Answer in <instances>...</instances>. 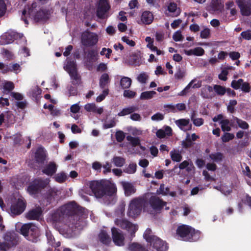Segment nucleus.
Returning a JSON list of instances; mask_svg holds the SVG:
<instances>
[{"label": "nucleus", "instance_id": "nucleus-54", "mask_svg": "<svg viewBox=\"0 0 251 251\" xmlns=\"http://www.w3.org/2000/svg\"><path fill=\"white\" fill-rule=\"evenodd\" d=\"M136 93L133 91L130 90H126L124 91L123 96L124 97L132 99L135 97Z\"/></svg>", "mask_w": 251, "mask_h": 251}, {"label": "nucleus", "instance_id": "nucleus-36", "mask_svg": "<svg viewBox=\"0 0 251 251\" xmlns=\"http://www.w3.org/2000/svg\"><path fill=\"white\" fill-rule=\"evenodd\" d=\"M72 80V83L74 85H78L80 83L81 78L77 73V71L71 72L69 74Z\"/></svg>", "mask_w": 251, "mask_h": 251}, {"label": "nucleus", "instance_id": "nucleus-64", "mask_svg": "<svg viewBox=\"0 0 251 251\" xmlns=\"http://www.w3.org/2000/svg\"><path fill=\"white\" fill-rule=\"evenodd\" d=\"M194 55L196 56H201L204 53V50L201 47H197L193 49Z\"/></svg>", "mask_w": 251, "mask_h": 251}, {"label": "nucleus", "instance_id": "nucleus-25", "mask_svg": "<svg viewBox=\"0 0 251 251\" xmlns=\"http://www.w3.org/2000/svg\"><path fill=\"white\" fill-rule=\"evenodd\" d=\"M122 185L126 196H130L136 192L135 188L131 183L123 182Z\"/></svg>", "mask_w": 251, "mask_h": 251}, {"label": "nucleus", "instance_id": "nucleus-9", "mask_svg": "<svg viewBox=\"0 0 251 251\" xmlns=\"http://www.w3.org/2000/svg\"><path fill=\"white\" fill-rule=\"evenodd\" d=\"M49 181L48 179L36 178L31 181L28 185L27 190L31 195H35L45 188L49 184Z\"/></svg>", "mask_w": 251, "mask_h": 251}, {"label": "nucleus", "instance_id": "nucleus-61", "mask_svg": "<svg viewBox=\"0 0 251 251\" xmlns=\"http://www.w3.org/2000/svg\"><path fill=\"white\" fill-rule=\"evenodd\" d=\"M6 9V6L3 0H0V18L4 15Z\"/></svg>", "mask_w": 251, "mask_h": 251}, {"label": "nucleus", "instance_id": "nucleus-44", "mask_svg": "<svg viewBox=\"0 0 251 251\" xmlns=\"http://www.w3.org/2000/svg\"><path fill=\"white\" fill-rule=\"evenodd\" d=\"M126 140L130 143L133 147H135L140 144V140L138 137H134L131 135H128L126 136Z\"/></svg>", "mask_w": 251, "mask_h": 251}, {"label": "nucleus", "instance_id": "nucleus-59", "mask_svg": "<svg viewBox=\"0 0 251 251\" xmlns=\"http://www.w3.org/2000/svg\"><path fill=\"white\" fill-rule=\"evenodd\" d=\"M242 91L245 93H249L251 90L250 84L247 82H243L241 84V88Z\"/></svg>", "mask_w": 251, "mask_h": 251}, {"label": "nucleus", "instance_id": "nucleus-12", "mask_svg": "<svg viewBox=\"0 0 251 251\" xmlns=\"http://www.w3.org/2000/svg\"><path fill=\"white\" fill-rule=\"evenodd\" d=\"M115 224L121 228L126 229L132 237L135 236V233L138 230V226L136 225L133 224L126 219H116L115 220Z\"/></svg>", "mask_w": 251, "mask_h": 251}, {"label": "nucleus", "instance_id": "nucleus-45", "mask_svg": "<svg viewBox=\"0 0 251 251\" xmlns=\"http://www.w3.org/2000/svg\"><path fill=\"white\" fill-rule=\"evenodd\" d=\"M149 78V75L146 72H142L137 77V80L141 83L146 84Z\"/></svg>", "mask_w": 251, "mask_h": 251}, {"label": "nucleus", "instance_id": "nucleus-42", "mask_svg": "<svg viewBox=\"0 0 251 251\" xmlns=\"http://www.w3.org/2000/svg\"><path fill=\"white\" fill-rule=\"evenodd\" d=\"M128 250L130 251H143L145 248L137 243H133L129 245Z\"/></svg>", "mask_w": 251, "mask_h": 251}, {"label": "nucleus", "instance_id": "nucleus-57", "mask_svg": "<svg viewBox=\"0 0 251 251\" xmlns=\"http://www.w3.org/2000/svg\"><path fill=\"white\" fill-rule=\"evenodd\" d=\"M77 85L72 86L70 85L68 87V90L69 93V96H76L77 94Z\"/></svg>", "mask_w": 251, "mask_h": 251}, {"label": "nucleus", "instance_id": "nucleus-55", "mask_svg": "<svg viewBox=\"0 0 251 251\" xmlns=\"http://www.w3.org/2000/svg\"><path fill=\"white\" fill-rule=\"evenodd\" d=\"M137 165L136 163H130L128 167L126 169V172L128 174H134L136 171Z\"/></svg>", "mask_w": 251, "mask_h": 251}, {"label": "nucleus", "instance_id": "nucleus-15", "mask_svg": "<svg viewBox=\"0 0 251 251\" xmlns=\"http://www.w3.org/2000/svg\"><path fill=\"white\" fill-rule=\"evenodd\" d=\"M112 238L114 244L118 246L124 245L125 237L123 232L115 227L111 228Z\"/></svg>", "mask_w": 251, "mask_h": 251}, {"label": "nucleus", "instance_id": "nucleus-34", "mask_svg": "<svg viewBox=\"0 0 251 251\" xmlns=\"http://www.w3.org/2000/svg\"><path fill=\"white\" fill-rule=\"evenodd\" d=\"M209 157L211 160L216 163L221 162L224 158L223 154L220 152L212 153L209 155Z\"/></svg>", "mask_w": 251, "mask_h": 251}, {"label": "nucleus", "instance_id": "nucleus-51", "mask_svg": "<svg viewBox=\"0 0 251 251\" xmlns=\"http://www.w3.org/2000/svg\"><path fill=\"white\" fill-rule=\"evenodd\" d=\"M193 143L191 141L190 137V135L187 134L185 141H183L182 142V146L183 148L187 149L191 147L193 145Z\"/></svg>", "mask_w": 251, "mask_h": 251}, {"label": "nucleus", "instance_id": "nucleus-38", "mask_svg": "<svg viewBox=\"0 0 251 251\" xmlns=\"http://www.w3.org/2000/svg\"><path fill=\"white\" fill-rule=\"evenodd\" d=\"M23 35H22V36ZM7 40L6 43L9 44L12 43L15 39L18 37H21V36L17 33L14 32L10 33H6L4 36Z\"/></svg>", "mask_w": 251, "mask_h": 251}, {"label": "nucleus", "instance_id": "nucleus-40", "mask_svg": "<svg viewBox=\"0 0 251 251\" xmlns=\"http://www.w3.org/2000/svg\"><path fill=\"white\" fill-rule=\"evenodd\" d=\"M170 154L172 160L174 162H179L182 159L181 154L176 150L171 151Z\"/></svg>", "mask_w": 251, "mask_h": 251}, {"label": "nucleus", "instance_id": "nucleus-1", "mask_svg": "<svg viewBox=\"0 0 251 251\" xmlns=\"http://www.w3.org/2000/svg\"><path fill=\"white\" fill-rule=\"evenodd\" d=\"M84 214V208L75 201L64 204L53 210L50 220L53 224H63L72 228L79 226V222Z\"/></svg>", "mask_w": 251, "mask_h": 251}, {"label": "nucleus", "instance_id": "nucleus-28", "mask_svg": "<svg viewBox=\"0 0 251 251\" xmlns=\"http://www.w3.org/2000/svg\"><path fill=\"white\" fill-rule=\"evenodd\" d=\"M110 79L108 74L104 73L102 74L100 78L99 85L101 89H105L108 87L110 83Z\"/></svg>", "mask_w": 251, "mask_h": 251}, {"label": "nucleus", "instance_id": "nucleus-24", "mask_svg": "<svg viewBox=\"0 0 251 251\" xmlns=\"http://www.w3.org/2000/svg\"><path fill=\"white\" fill-rule=\"evenodd\" d=\"M99 241L103 245H109L111 242V239L107 233L104 230H101L98 235Z\"/></svg>", "mask_w": 251, "mask_h": 251}, {"label": "nucleus", "instance_id": "nucleus-20", "mask_svg": "<svg viewBox=\"0 0 251 251\" xmlns=\"http://www.w3.org/2000/svg\"><path fill=\"white\" fill-rule=\"evenodd\" d=\"M56 196L57 192L55 191L52 189L49 190L44 196L42 204L44 206H48L53 202L55 201Z\"/></svg>", "mask_w": 251, "mask_h": 251}, {"label": "nucleus", "instance_id": "nucleus-22", "mask_svg": "<svg viewBox=\"0 0 251 251\" xmlns=\"http://www.w3.org/2000/svg\"><path fill=\"white\" fill-rule=\"evenodd\" d=\"M125 62L128 65L138 66L141 64V58L137 54L132 53L127 57Z\"/></svg>", "mask_w": 251, "mask_h": 251}, {"label": "nucleus", "instance_id": "nucleus-10", "mask_svg": "<svg viewBox=\"0 0 251 251\" xmlns=\"http://www.w3.org/2000/svg\"><path fill=\"white\" fill-rule=\"evenodd\" d=\"M98 36L88 30L81 34V43L85 47H91L96 45L98 42Z\"/></svg>", "mask_w": 251, "mask_h": 251}, {"label": "nucleus", "instance_id": "nucleus-14", "mask_svg": "<svg viewBox=\"0 0 251 251\" xmlns=\"http://www.w3.org/2000/svg\"><path fill=\"white\" fill-rule=\"evenodd\" d=\"M148 243H150L152 248L156 251H167L169 249V246L166 241H163L157 236L153 237V239Z\"/></svg>", "mask_w": 251, "mask_h": 251}, {"label": "nucleus", "instance_id": "nucleus-49", "mask_svg": "<svg viewBox=\"0 0 251 251\" xmlns=\"http://www.w3.org/2000/svg\"><path fill=\"white\" fill-rule=\"evenodd\" d=\"M234 138V135L233 133L225 132L221 137V139L223 142L226 143L232 140Z\"/></svg>", "mask_w": 251, "mask_h": 251}, {"label": "nucleus", "instance_id": "nucleus-41", "mask_svg": "<svg viewBox=\"0 0 251 251\" xmlns=\"http://www.w3.org/2000/svg\"><path fill=\"white\" fill-rule=\"evenodd\" d=\"M156 94L154 91L143 92L141 94L140 99L141 100L151 99Z\"/></svg>", "mask_w": 251, "mask_h": 251}, {"label": "nucleus", "instance_id": "nucleus-31", "mask_svg": "<svg viewBox=\"0 0 251 251\" xmlns=\"http://www.w3.org/2000/svg\"><path fill=\"white\" fill-rule=\"evenodd\" d=\"M190 123L189 119H180L176 121V124L180 128L184 131L190 130L191 129L192 125H190V126L188 129H184V127L187 126Z\"/></svg>", "mask_w": 251, "mask_h": 251}, {"label": "nucleus", "instance_id": "nucleus-13", "mask_svg": "<svg viewBox=\"0 0 251 251\" xmlns=\"http://www.w3.org/2000/svg\"><path fill=\"white\" fill-rule=\"evenodd\" d=\"M26 205V201L22 199L19 198L16 202L12 204L10 207L11 214L19 215L22 214L25 209Z\"/></svg>", "mask_w": 251, "mask_h": 251}, {"label": "nucleus", "instance_id": "nucleus-60", "mask_svg": "<svg viewBox=\"0 0 251 251\" xmlns=\"http://www.w3.org/2000/svg\"><path fill=\"white\" fill-rule=\"evenodd\" d=\"M183 38L181 32L178 30L174 33L173 36V40L176 42L181 41Z\"/></svg>", "mask_w": 251, "mask_h": 251}, {"label": "nucleus", "instance_id": "nucleus-4", "mask_svg": "<svg viewBox=\"0 0 251 251\" xmlns=\"http://www.w3.org/2000/svg\"><path fill=\"white\" fill-rule=\"evenodd\" d=\"M176 234L183 241L193 242L200 238L201 232L189 226L182 225L177 227Z\"/></svg>", "mask_w": 251, "mask_h": 251}, {"label": "nucleus", "instance_id": "nucleus-30", "mask_svg": "<svg viewBox=\"0 0 251 251\" xmlns=\"http://www.w3.org/2000/svg\"><path fill=\"white\" fill-rule=\"evenodd\" d=\"M84 108L88 112H93L99 114H101L103 111L102 107L97 108L96 104L93 103L86 104Z\"/></svg>", "mask_w": 251, "mask_h": 251}, {"label": "nucleus", "instance_id": "nucleus-2", "mask_svg": "<svg viewBox=\"0 0 251 251\" xmlns=\"http://www.w3.org/2000/svg\"><path fill=\"white\" fill-rule=\"evenodd\" d=\"M90 188L97 198L112 197L117 192L115 184L106 179L92 181L90 183Z\"/></svg>", "mask_w": 251, "mask_h": 251}, {"label": "nucleus", "instance_id": "nucleus-17", "mask_svg": "<svg viewBox=\"0 0 251 251\" xmlns=\"http://www.w3.org/2000/svg\"><path fill=\"white\" fill-rule=\"evenodd\" d=\"M98 53L96 50L91 49L88 51L85 57V64L89 69L92 68L94 63L98 60Z\"/></svg>", "mask_w": 251, "mask_h": 251}, {"label": "nucleus", "instance_id": "nucleus-63", "mask_svg": "<svg viewBox=\"0 0 251 251\" xmlns=\"http://www.w3.org/2000/svg\"><path fill=\"white\" fill-rule=\"evenodd\" d=\"M3 88L6 91H11L14 88V83L11 81H7L4 84Z\"/></svg>", "mask_w": 251, "mask_h": 251}, {"label": "nucleus", "instance_id": "nucleus-46", "mask_svg": "<svg viewBox=\"0 0 251 251\" xmlns=\"http://www.w3.org/2000/svg\"><path fill=\"white\" fill-rule=\"evenodd\" d=\"M221 125V128L222 131H230L231 130V127L229 126V121L228 119H225L221 120L220 122Z\"/></svg>", "mask_w": 251, "mask_h": 251}, {"label": "nucleus", "instance_id": "nucleus-53", "mask_svg": "<svg viewBox=\"0 0 251 251\" xmlns=\"http://www.w3.org/2000/svg\"><path fill=\"white\" fill-rule=\"evenodd\" d=\"M243 81L244 80L242 78H240L238 80H233L231 82V86L233 89L238 90L241 88V84Z\"/></svg>", "mask_w": 251, "mask_h": 251}, {"label": "nucleus", "instance_id": "nucleus-47", "mask_svg": "<svg viewBox=\"0 0 251 251\" xmlns=\"http://www.w3.org/2000/svg\"><path fill=\"white\" fill-rule=\"evenodd\" d=\"M234 120L239 127L244 129H247L249 128V125L246 121H243L237 117H235Z\"/></svg>", "mask_w": 251, "mask_h": 251}, {"label": "nucleus", "instance_id": "nucleus-35", "mask_svg": "<svg viewBox=\"0 0 251 251\" xmlns=\"http://www.w3.org/2000/svg\"><path fill=\"white\" fill-rule=\"evenodd\" d=\"M177 4L175 2H170L168 6V10L172 13V16L176 17L179 15L180 11L177 10Z\"/></svg>", "mask_w": 251, "mask_h": 251}, {"label": "nucleus", "instance_id": "nucleus-58", "mask_svg": "<svg viewBox=\"0 0 251 251\" xmlns=\"http://www.w3.org/2000/svg\"><path fill=\"white\" fill-rule=\"evenodd\" d=\"M185 71L183 70H181L180 68H179L175 74V77L176 79H180L185 76Z\"/></svg>", "mask_w": 251, "mask_h": 251}, {"label": "nucleus", "instance_id": "nucleus-18", "mask_svg": "<svg viewBox=\"0 0 251 251\" xmlns=\"http://www.w3.org/2000/svg\"><path fill=\"white\" fill-rule=\"evenodd\" d=\"M0 70L3 74L9 72H14L18 74L21 71V67L18 63H11L9 65H6L2 62H0Z\"/></svg>", "mask_w": 251, "mask_h": 251}, {"label": "nucleus", "instance_id": "nucleus-29", "mask_svg": "<svg viewBox=\"0 0 251 251\" xmlns=\"http://www.w3.org/2000/svg\"><path fill=\"white\" fill-rule=\"evenodd\" d=\"M46 236L47 237L48 243L54 248L55 249L60 246V242H55V239L50 231H46Z\"/></svg>", "mask_w": 251, "mask_h": 251}, {"label": "nucleus", "instance_id": "nucleus-62", "mask_svg": "<svg viewBox=\"0 0 251 251\" xmlns=\"http://www.w3.org/2000/svg\"><path fill=\"white\" fill-rule=\"evenodd\" d=\"M241 36L242 38L246 40H251V30H247L245 31H243L241 33Z\"/></svg>", "mask_w": 251, "mask_h": 251}, {"label": "nucleus", "instance_id": "nucleus-6", "mask_svg": "<svg viewBox=\"0 0 251 251\" xmlns=\"http://www.w3.org/2000/svg\"><path fill=\"white\" fill-rule=\"evenodd\" d=\"M20 233L31 242L36 243L39 240V228L32 223L23 225L20 228Z\"/></svg>", "mask_w": 251, "mask_h": 251}, {"label": "nucleus", "instance_id": "nucleus-19", "mask_svg": "<svg viewBox=\"0 0 251 251\" xmlns=\"http://www.w3.org/2000/svg\"><path fill=\"white\" fill-rule=\"evenodd\" d=\"M47 158V153L42 147H38L34 152V160L39 165L44 164Z\"/></svg>", "mask_w": 251, "mask_h": 251}, {"label": "nucleus", "instance_id": "nucleus-26", "mask_svg": "<svg viewBox=\"0 0 251 251\" xmlns=\"http://www.w3.org/2000/svg\"><path fill=\"white\" fill-rule=\"evenodd\" d=\"M64 68L68 74L71 73V72L77 71L75 61L72 58H67L66 59V64Z\"/></svg>", "mask_w": 251, "mask_h": 251}, {"label": "nucleus", "instance_id": "nucleus-3", "mask_svg": "<svg viewBox=\"0 0 251 251\" xmlns=\"http://www.w3.org/2000/svg\"><path fill=\"white\" fill-rule=\"evenodd\" d=\"M38 4L37 2H33L31 5H27L22 12L21 19L26 25L28 24V20L25 17L26 12H28L30 16L33 18L36 23L45 22L49 19L50 13L47 9H40L38 10Z\"/></svg>", "mask_w": 251, "mask_h": 251}, {"label": "nucleus", "instance_id": "nucleus-32", "mask_svg": "<svg viewBox=\"0 0 251 251\" xmlns=\"http://www.w3.org/2000/svg\"><path fill=\"white\" fill-rule=\"evenodd\" d=\"M210 6L214 11H221L224 8L221 0H212Z\"/></svg>", "mask_w": 251, "mask_h": 251}, {"label": "nucleus", "instance_id": "nucleus-11", "mask_svg": "<svg viewBox=\"0 0 251 251\" xmlns=\"http://www.w3.org/2000/svg\"><path fill=\"white\" fill-rule=\"evenodd\" d=\"M110 8L111 6L108 0H99L96 10L97 17L101 20L107 18Z\"/></svg>", "mask_w": 251, "mask_h": 251}, {"label": "nucleus", "instance_id": "nucleus-37", "mask_svg": "<svg viewBox=\"0 0 251 251\" xmlns=\"http://www.w3.org/2000/svg\"><path fill=\"white\" fill-rule=\"evenodd\" d=\"M131 79L126 76H123L120 81V85L123 89L129 88L131 85Z\"/></svg>", "mask_w": 251, "mask_h": 251}, {"label": "nucleus", "instance_id": "nucleus-56", "mask_svg": "<svg viewBox=\"0 0 251 251\" xmlns=\"http://www.w3.org/2000/svg\"><path fill=\"white\" fill-rule=\"evenodd\" d=\"M151 230L150 228H147L144 234V238L146 239V241L149 242L151 239H153V237H155V235H152L151 234Z\"/></svg>", "mask_w": 251, "mask_h": 251}, {"label": "nucleus", "instance_id": "nucleus-16", "mask_svg": "<svg viewBox=\"0 0 251 251\" xmlns=\"http://www.w3.org/2000/svg\"><path fill=\"white\" fill-rule=\"evenodd\" d=\"M236 2L243 16H249L251 15V3L250 1L246 0H236Z\"/></svg>", "mask_w": 251, "mask_h": 251}, {"label": "nucleus", "instance_id": "nucleus-27", "mask_svg": "<svg viewBox=\"0 0 251 251\" xmlns=\"http://www.w3.org/2000/svg\"><path fill=\"white\" fill-rule=\"evenodd\" d=\"M141 20L143 24L150 25L153 20V14L150 11H145L143 12L141 15Z\"/></svg>", "mask_w": 251, "mask_h": 251}, {"label": "nucleus", "instance_id": "nucleus-43", "mask_svg": "<svg viewBox=\"0 0 251 251\" xmlns=\"http://www.w3.org/2000/svg\"><path fill=\"white\" fill-rule=\"evenodd\" d=\"M67 178L66 174L64 172L57 174L54 177L55 180L58 183L65 182Z\"/></svg>", "mask_w": 251, "mask_h": 251}, {"label": "nucleus", "instance_id": "nucleus-48", "mask_svg": "<svg viewBox=\"0 0 251 251\" xmlns=\"http://www.w3.org/2000/svg\"><path fill=\"white\" fill-rule=\"evenodd\" d=\"M113 162L116 166L121 167L125 164V159L123 157L116 156L113 157Z\"/></svg>", "mask_w": 251, "mask_h": 251}, {"label": "nucleus", "instance_id": "nucleus-52", "mask_svg": "<svg viewBox=\"0 0 251 251\" xmlns=\"http://www.w3.org/2000/svg\"><path fill=\"white\" fill-rule=\"evenodd\" d=\"M125 133L122 130H118L115 133V137L118 142H122L125 138Z\"/></svg>", "mask_w": 251, "mask_h": 251}, {"label": "nucleus", "instance_id": "nucleus-39", "mask_svg": "<svg viewBox=\"0 0 251 251\" xmlns=\"http://www.w3.org/2000/svg\"><path fill=\"white\" fill-rule=\"evenodd\" d=\"M213 90L216 94L220 96H224L226 93V88L220 85H214Z\"/></svg>", "mask_w": 251, "mask_h": 251}, {"label": "nucleus", "instance_id": "nucleus-50", "mask_svg": "<svg viewBox=\"0 0 251 251\" xmlns=\"http://www.w3.org/2000/svg\"><path fill=\"white\" fill-rule=\"evenodd\" d=\"M192 166L193 165L192 164L190 165V166H189V162L187 160H184L182 162L180 163V164L178 166V167L180 170H183L184 169H186V171L189 172L192 171V168H191V167H192Z\"/></svg>", "mask_w": 251, "mask_h": 251}, {"label": "nucleus", "instance_id": "nucleus-7", "mask_svg": "<svg viewBox=\"0 0 251 251\" xmlns=\"http://www.w3.org/2000/svg\"><path fill=\"white\" fill-rule=\"evenodd\" d=\"M147 204L146 198H144L143 196L134 198L130 201L129 205V216L135 218L140 214L142 209L147 211Z\"/></svg>", "mask_w": 251, "mask_h": 251}, {"label": "nucleus", "instance_id": "nucleus-33", "mask_svg": "<svg viewBox=\"0 0 251 251\" xmlns=\"http://www.w3.org/2000/svg\"><path fill=\"white\" fill-rule=\"evenodd\" d=\"M137 110L138 107L137 106H131L123 109L118 114V115L119 116H124L131 114Z\"/></svg>", "mask_w": 251, "mask_h": 251}, {"label": "nucleus", "instance_id": "nucleus-23", "mask_svg": "<svg viewBox=\"0 0 251 251\" xmlns=\"http://www.w3.org/2000/svg\"><path fill=\"white\" fill-rule=\"evenodd\" d=\"M42 214V210L39 206L30 210L26 214V218L29 220H39Z\"/></svg>", "mask_w": 251, "mask_h": 251}, {"label": "nucleus", "instance_id": "nucleus-8", "mask_svg": "<svg viewBox=\"0 0 251 251\" xmlns=\"http://www.w3.org/2000/svg\"><path fill=\"white\" fill-rule=\"evenodd\" d=\"M144 198H146L147 203V211H148V208L150 206L155 211H160L166 204V202L163 201L156 195H151L146 194L143 196Z\"/></svg>", "mask_w": 251, "mask_h": 251}, {"label": "nucleus", "instance_id": "nucleus-5", "mask_svg": "<svg viewBox=\"0 0 251 251\" xmlns=\"http://www.w3.org/2000/svg\"><path fill=\"white\" fill-rule=\"evenodd\" d=\"M3 241H0V251H8L20 242V237L14 231H7L3 234Z\"/></svg>", "mask_w": 251, "mask_h": 251}, {"label": "nucleus", "instance_id": "nucleus-21", "mask_svg": "<svg viewBox=\"0 0 251 251\" xmlns=\"http://www.w3.org/2000/svg\"><path fill=\"white\" fill-rule=\"evenodd\" d=\"M57 169L56 164L53 161H50L43 169L42 172L48 176H52L56 173Z\"/></svg>", "mask_w": 251, "mask_h": 251}]
</instances>
